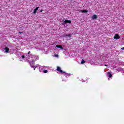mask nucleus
I'll return each mask as SVG.
<instances>
[{
  "label": "nucleus",
  "mask_w": 124,
  "mask_h": 124,
  "mask_svg": "<svg viewBox=\"0 0 124 124\" xmlns=\"http://www.w3.org/2000/svg\"><path fill=\"white\" fill-rule=\"evenodd\" d=\"M105 66H107V65H105Z\"/></svg>",
  "instance_id": "nucleus-21"
},
{
  "label": "nucleus",
  "mask_w": 124,
  "mask_h": 124,
  "mask_svg": "<svg viewBox=\"0 0 124 124\" xmlns=\"http://www.w3.org/2000/svg\"><path fill=\"white\" fill-rule=\"evenodd\" d=\"M122 50H124V47L122 48Z\"/></svg>",
  "instance_id": "nucleus-18"
},
{
  "label": "nucleus",
  "mask_w": 124,
  "mask_h": 124,
  "mask_svg": "<svg viewBox=\"0 0 124 124\" xmlns=\"http://www.w3.org/2000/svg\"><path fill=\"white\" fill-rule=\"evenodd\" d=\"M63 23H65L66 24H70L71 23V20H69L67 19H66Z\"/></svg>",
  "instance_id": "nucleus-3"
},
{
  "label": "nucleus",
  "mask_w": 124,
  "mask_h": 124,
  "mask_svg": "<svg viewBox=\"0 0 124 124\" xmlns=\"http://www.w3.org/2000/svg\"><path fill=\"white\" fill-rule=\"evenodd\" d=\"M65 37H71V34H65Z\"/></svg>",
  "instance_id": "nucleus-10"
},
{
  "label": "nucleus",
  "mask_w": 124,
  "mask_h": 124,
  "mask_svg": "<svg viewBox=\"0 0 124 124\" xmlns=\"http://www.w3.org/2000/svg\"><path fill=\"white\" fill-rule=\"evenodd\" d=\"M85 62H86V61H85V60H84V59H82L81 60V62L80 63L81 64H83V63H85Z\"/></svg>",
  "instance_id": "nucleus-11"
},
{
  "label": "nucleus",
  "mask_w": 124,
  "mask_h": 124,
  "mask_svg": "<svg viewBox=\"0 0 124 124\" xmlns=\"http://www.w3.org/2000/svg\"><path fill=\"white\" fill-rule=\"evenodd\" d=\"M30 65L31 66V67H32V68H33L34 70H35V68L36 67L34 66H31V64L30 63Z\"/></svg>",
  "instance_id": "nucleus-12"
},
{
  "label": "nucleus",
  "mask_w": 124,
  "mask_h": 124,
  "mask_svg": "<svg viewBox=\"0 0 124 124\" xmlns=\"http://www.w3.org/2000/svg\"><path fill=\"white\" fill-rule=\"evenodd\" d=\"M121 38V36L119 35V34H116L114 36V39L118 40Z\"/></svg>",
  "instance_id": "nucleus-1"
},
{
  "label": "nucleus",
  "mask_w": 124,
  "mask_h": 124,
  "mask_svg": "<svg viewBox=\"0 0 124 124\" xmlns=\"http://www.w3.org/2000/svg\"><path fill=\"white\" fill-rule=\"evenodd\" d=\"M4 50L5 51V53H8V52H9V48L8 47H5Z\"/></svg>",
  "instance_id": "nucleus-6"
},
{
  "label": "nucleus",
  "mask_w": 124,
  "mask_h": 124,
  "mask_svg": "<svg viewBox=\"0 0 124 124\" xmlns=\"http://www.w3.org/2000/svg\"><path fill=\"white\" fill-rule=\"evenodd\" d=\"M57 71H59L61 73H63V71L62 70L61 67L57 66Z\"/></svg>",
  "instance_id": "nucleus-2"
},
{
  "label": "nucleus",
  "mask_w": 124,
  "mask_h": 124,
  "mask_svg": "<svg viewBox=\"0 0 124 124\" xmlns=\"http://www.w3.org/2000/svg\"><path fill=\"white\" fill-rule=\"evenodd\" d=\"M30 54H31V51H29L28 53V55H30Z\"/></svg>",
  "instance_id": "nucleus-17"
},
{
  "label": "nucleus",
  "mask_w": 124,
  "mask_h": 124,
  "mask_svg": "<svg viewBox=\"0 0 124 124\" xmlns=\"http://www.w3.org/2000/svg\"><path fill=\"white\" fill-rule=\"evenodd\" d=\"M82 12H84V13H86L87 12H88V11L87 10H83L82 11Z\"/></svg>",
  "instance_id": "nucleus-13"
},
{
  "label": "nucleus",
  "mask_w": 124,
  "mask_h": 124,
  "mask_svg": "<svg viewBox=\"0 0 124 124\" xmlns=\"http://www.w3.org/2000/svg\"><path fill=\"white\" fill-rule=\"evenodd\" d=\"M18 32H19V33H22V32L21 31H19Z\"/></svg>",
  "instance_id": "nucleus-19"
},
{
  "label": "nucleus",
  "mask_w": 124,
  "mask_h": 124,
  "mask_svg": "<svg viewBox=\"0 0 124 124\" xmlns=\"http://www.w3.org/2000/svg\"><path fill=\"white\" fill-rule=\"evenodd\" d=\"M93 19H97V16L96 15H94L92 16Z\"/></svg>",
  "instance_id": "nucleus-7"
},
{
  "label": "nucleus",
  "mask_w": 124,
  "mask_h": 124,
  "mask_svg": "<svg viewBox=\"0 0 124 124\" xmlns=\"http://www.w3.org/2000/svg\"><path fill=\"white\" fill-rule=\"evenodd\" d=\"M56 57H58V55H55Z\"/></svg>",
  "instance_id": "nucleus-20"
},
{
  "label": "nucleus",
  "mask_w": 124,
  "mask_h": 124,
  "mask_svg": "<svg viewBox=\"0 0 124 124\" xmlns=\"http://www.w3.org/2000/svg\"><path fill=\"white\" fill-rule=\"evenodd\" d=\"M56 48H60V49H63L62 45H57L56 46Z\"/></svg>",
  "instance_id": "nucleus-5"
},
{
  "label": "nucleus",
  "mask_w": 124,
  "mask_h": 124,
  "mask_svg": "<svg viewBox=\"0 0 124 124\" xmlns=\"http://www.w3.org/2000/svg\"><path fill=\"white\" fill-rule=\"evenodd\" d=\"M43 11H44V10H40V12H43Z\"/></svg>",
  "instance_id": "nucleus-16"
},
{
  "label": "nucleus",
  "mask_w": 124,
  "mask_h": 124,
  "mask_svg": "<svg viewBox=\"0 0 124 124\" xmlns=\"http://www.w3.org/2000/svg\"><path fill=\"white\" fill-rule=\"evenodd\" d=\"M39 8V7H36L33 12V14H36V12H37V10H38V9Z\"/></svg>",
  "instance_id": "nucleus-4"
},
{
  "label": "nucleus",
  "mask_w": 124,
  "mask_h": 124,
  "mask_svg": "<svg viewBox=\"0 0 124 124\" xmlns=\"http://www.w3.org/2000/svg\"><path fill=\"white\" fill-rule=\"evenodd\" d=\"M22 59H24L25 58V55H22Z\"/></svg>",
  "instance_id": "nucleus-15"
},
{
  "label": "nucleus",
  "mask_w": 124,
  "mask_h": 124,
  "mask_svg": "<svg viewBox=\"0 0 124 124\" xmlns=\"http://www.w3.org/2000/svg\"><path fill=\"white\" fill-rule=\"evenodd\" d=\"M48 72V71L47 70H45L44 71V73H47Z\"/></svg>",
  "instance_id": "nucleus-14"
},
{
  "label": "nucleus",
  "mask_w": 124,
  "mask_h": 124,
  "mask_svg": "<svg viewBox=\"0 0 124 124\" xmlns=\"http://www.w3.org/2000/svg\"><path fill=\"white\" fill-rule=\"evenodd\" d=\"M63 73H64V76H70V74L67 73H65V72H63Z\"/></svg>",
  "instance_id": "nucleus-8"
},
{
  "label": "nucleus",
  "mask_w": 124,
  "mask_h": 124,
  "mask_svg": "<svg viewBox=\"0 0 124 124\" xmlns=\"http://www.w3.org/2000/svg\"><path fill=\"white\" fill-rule=\"evenodd\" d=\"M108 75L109 78H111V77H112V74L111 73V72H108Z\"/></svg>",
  "instance_id": "nucleus-9"
}]
</instances>
